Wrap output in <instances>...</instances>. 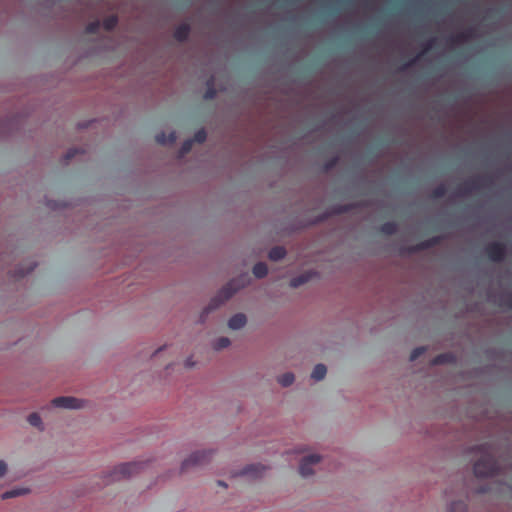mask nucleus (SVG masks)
Returning a JSON list of instances; mask_svg holds the SVG:
<instances>
[{
    "label": "nucleus",
    "instance_id": "1",
    "mask_svg": "<svg viewBox=\"0 0 512 512\" xmlns=\"http://www.w3.org/2000/svg\"><path fill=\"white\" fill-rule=\"evenodd\" d=\"M478 449L481 452V457L476 461L473 467L475 476L486 478L497 475L499 473V466L491 447L488 444H483L480 445Z\"/></svg>",
    "mask_w": 512,
    "mask_h": 512
},
{
    "label": "nucleus",
    "instance_id": "2",
    "mask_svg": "<svg viewBox=\"0 0 512 512\" xmlns=\"http://www.w3.org/2000/svg\"><path fill=\"white\" fill-rule=\"evenodd\" d=\"M240 286L241 285L239 284V280L237 279L229 281L211 300L208 307L204 309L201 315V321H204V317L208 315L212 310L218 308L221 304L230 299L240 288Z\"/></svg>",
    "mask_w": 512,
    "mask_h": 512
},
{
    "label": "nucleus",
    "instance_id": "3",
    "mask_svg": "<svg viewBox=\"0 0 512 512\" xmlns=\"http://www.w3.org/2000/svg\"><path fill=\"white\" fill-rule=\"evenodd\" d=\"M142 468V463L139 462H130L121 464L112 471V473L107 477L105 484H109L115 480H121L126 478L133 473H137Z\"/></svg>",
    "mask_w": 512,
    "mask_h": 512
},
{
    "label": "nucleus",
    "instance_id": "4",
    "mask_svg": "<svg viewBox=\"0 0 512 512\" xmlns=\"http://www.w3.org/2000/svg\"><path fill=\"white\" fill-rule=\"evenodd\" d=\"M211 456V451H197L191 454L187 459H185L182 463L181 470L187 471L192 467H197L205 464L209 461Z\"/></svg>",
    "mask_w": 512,
    "mask_h": 512
},
{
    "label": "nucleus",
    "instance_id": "5",
    "mask_svg": "<svg viewBox=\"0 0 512 512\" xmlns=\"http://www.w3.org/2000/svg\"><path fill=\"white\" fill-rule=\"evenodd\" d=\"M486 256L493 262H502L506 257V245L501 242H491L485 249Z\"/></svg>",
    "mask_w": 512,
    "mask_h": 512
},
{
    "label": "nucleus",
    "instance_id": "6",
    "mask_svg": "<svg viewBox=\"0 0 512 512\" xmlns=\"http://www.w3.org/2000/svg\"><path fill=\"white\" fill-rule=\"evenodd\" d=\"M83 403V400L70 396H61L52 400L53 406L66 409L81 408Z\"/></svg>",
    "mask_w": 512,
    "mask_h": 512
},
{
    "label": "nucleus",
    "instance_id": "7",
    "mask_svg": "<svg viewBox=\"0 0 512 512\" xmlns=\"http://www.w3.org/2000/svg\"><path fill=\"white\" fill-rule=\"evenodd\" d=\"M320 461L319 455H309L302 459L299 465V473L303 477H308L314 473L312 466Z\"/></svg>",
    "mask_w": 512,
    "mask_h": 512
},
{
    "label": "nucleus",
    "instance_id": "8",
    "mask_svg": "<svg viewBox=\"0 0 512 512\" xmlns=\"http://www.w3.org/2000/svg\"><path fill=\"white\" fill-rule=\"evenodd\" d=\"M190 31V25L187 23H183L176 27L173 36L177 41L184 42L188 39Z\"/></svg>",
    "mask_w": 512,
    "mask_h": 512
},
{
    "label": "nucleus",
    "instance_id": "9",
    "mask_svg": "<svg viewBox=\"0 0 512 512\" xmlns=\"http://www.w3.org/2000/svg\"><path fill=\"white\" fill-rule=\"evenodd\" d=\"M440 242V237H432L427 240L421 241L420 243L410 248L411 252L423 251L428 248L434 247Z\"/></svg>",
    "mask_w": 512,
    "mask_h": 512
},
{
    "label": "nucleus",
    "instance_id": "10",
    "mask_svg": "<svg viewBox=\"0 0 512 512\" xmlns=\"http://www.w3.org/2000/svg\"><path fill=\"white\" fill-rule=\"evenodd\" d=\"M482 186H484V182L480 179H474L468 181L464 184V186L460 189L462 195H469L473 191L479 190Z\"/></svg>",
    "mask_w": 512,
    "mask_h": 512
},
{
    "label": "nucleus",
    "instance_id": "11",
    "mask_svg": "<svg viewBox=\"0 0 512 512\" xmlns=\"http://www.w3.org/2000/svg\"><path fill=\"white\" fill-rule=\"evenodd\" d=\"M265 469L266 467L261 464H252L244 468L240 474L243 476L259 477L262 476Z\"/></svg>",
    "mask_w": 512,
    "mask_h": 512
},
{
    "label": "nucleus",
    "instance_id": "12",
    "mask_svg": "<svg viewBox=\"0 0 512 512\" xmlns=\"http://www.w3.org/2000/svg\"><path fill=\"white\" fill-rule=\"evenodd\" d=\"M246 316L242 313L235 314L232 316L228 321V326L231 329H240L245 326L246 324Z\"/></svg>",
    "mask_w": 512,
    "mask_h": 512
},
{
    "label": "nucleus",
    "instance_id": "13",
    "mask_svg": "<svg viewBox=\"0 0 512 512\" xmlns=\"http://www.w3.org/2000/svg\"><path fill=\"white\" fill-rule=\"evenodd\" d=\"M177 139L175 132H170L166 134L165 132H160L155 136V140L157 143L161 145L173 144Z\"/></svg>",
    "mask_w": 512,
    "mask_h": 512
},
{
    "label": "nucleus",
    "instance_id": "14",
    "mask_svg": "<svg viewBox=\"0 0 512 512\" xmlns=\"http://www.w3.org/2000/svg\"><path fill=\"white\" fill-rule=\"evenodd\" d=\"M456 360V357L452 353H441L434 357L432 360L433 365H440V364H451L454 363Z\"/></svg>",
    "mask_w": 512,
    "mask_h": 512
},
{
    "label": "nucleus",
    "instance_id": "15",
    "mask_svg": "<svg viewBox=\"0 0 512 512\" xmlns=\"http://www.w3.org/2000/svg\"><path fill=\"white\" fill-rule=\"evenodd\" d=\"M312 273L311 272H305L299 276H296L291 279L290 286L293 288H297L305 283H307L311 279Z\"/></svg>",
    "mask_w": 512,
    "mask_h": 512
},
{
    "label": "nucleus",
    "instance_id": "16",
    "mask_svg": "<svg viewBox=\"0 0 512 512\" xmlns=\"http://www.w3.org/2000/svg\"><path fill=\"white\" fill-rule=\"evenodd\" d=\"M326 373V366L324 364H317L311 373V378L316 381H320L325 377Z\"/></svg>",
    "mask_w": 512,
    "mask_h": 512
},
{
    "label": "nucleus",
    "instance_id": "17",
    "mask_svg": "<svg viewBox=\"0 0 512 512\" xmlns=\"http://www.w3.org/2000/svg\"><path fill=\"white\" fill-rule=\"evenodd\" d=\"M285 255L286 250L281 246L273 247L268 254L269 258L273 261L281 260L285 257Z\"/></svg>",
    "mask_w": 512,
    "mask_h": 512
},
{
    "label": "nucleus",
    "instance_id": "18",
    "mask_svg": "<svg viewBox=\"0 0 512 512\" xmlns=\"http://www.w3.org/2000/svg\"><path fill=\"white\" fill-rule=\"evenodd\" d=\"M397 230L398 225L395 222H385L379 227V231L385 235H393Z\"/></svg>",
    "mask_w": 512,
    "mask_h": 512
},
{
    "label": "nucleus",
    "instance_id": "19",
    "mask_svg": "<svg viewBox=\"0 0 512 512\" xmlns=\"http://www.w3.org/2000/svg\"><path fill=\"white\" fill-rule=\"evenodd\" d=\"M252 271H253V274L255 275V277L263 278L268 273V267H267V265L265 263L259 262V263L254 265Z\"/></svg>",
    "mask_w": 512,
    "mask_h": 512
},
{
    "label": "nucleus",
    "instance_id": "20",
    "mask_svg": "<svg viewBox=\"0 0 512 512\" xmlns=\"http://www.w3.org/2000/svg\"><path fill=\"white\" fill-rule=\"evenodd\" d=\"M470 38H471V31L468 30V31L461 32V33L451 37L450 42L452 44H460V43H463V42L469 40Z\"/></svg>",
    "mask_w": 512,
    "mask_h": 512
},
{
    "label": "nucleus",
    "instance_id": "21",
    "mask_svg": "<svg viewBox=\"0 0 512 512\" xmlns=\"http://www.w3.org/2000/svg\"><path fill=\"white\" fill-rule=\"evenodd\" d=\"M118 23V17L116 15H110L104 19L102 25L103 28L107 31L113 30Z\"/></svg>",
    "mask_w": 512,
    "mask_h": 512
},
{
    "label": "nucleus",
    "instance_id": "22",
    "mask_svg": "<svg viewBox=\"0 0 512 512\" xmlns=\"http://www.w3.org/2000/svg\"><path fill=\"white\" fill-rule=\"evenodd\" d=\"M27 489H12L2 494V499H9L27 493Z\"/></svg>",
    "mask_w": 512,
    "mask_h": 512
},
{
    "label": "nucleus",
    "instance_id": "23",
    "mask_svg": "<svg viewBox=\"0 0 512 512\" xmlns=\"http://www.w3.org/2000/svg\"><path fill=\"white\" fill-rule=\"evenodd\" d=\"M447 193V187L444 184H440L437 187H435L432 191L431 196L435 199L442 198Z\"/></svg>",
    "mask_w": 512,
    "mask_h": 512
},
{
    "label": "nucleus",
    "instance_id": "24",
    "mask_svg": "<svg viewBox=\"0 0 512 512\" xmlns=\"http://www.w3.org/2000/svg\"><path fill=\"white\" fill-rule=\"evenodd\" d=\"M278 382L283 387H288L294 382V375L292 373H285L279 377Z\"/></svg>",
    "mask_w": 512,
    "mask_h": 512
},
{
    "label": "nucleus",
    "instance_id": "25",
    "mask_svg": "<svg viewBox=\"0 0 512 512\" xmlns=\"http://www.w3.org/2000/svg\"><path fill=\"white\" fill-rule=\"evenodd\" d=\"M467 505L464 501H453L450 505V512H466Z\"/></svg>",
    "mask_w": 512,
    "mask_h": 512
},
{
    "label": "nucleus",
    "instance_id": "26",
    "mask_svg": "<svg viewBox=\"0 0 512 512\" xmlns=\"http://www.w3.org/2000/svg\"><path fill=\"white\" fill-rule=\"evenodd\" d=\"M230 345V340L227 337H220L214 342V349L215 350H221Z\"/></svg>",
    "mask_w": 512,
    "mask_h": 512
},
{
    "label": "nucleus",
    "instance_id": "27",
    "mask_svg": "<svg viewBox=\"0 0 512 512\" xmlns=\"http://www.w3.org/2000/svg\"><path fill=\"white\" fill-rule=\"evenodd\" d=\"M207 86L208 87L205 91L204 98L207 100H211L216 96V89L214 88L213 80H209Z\"/></svg>",
    "mask_w": 512,
    "mask_h": 512
},
{
    "label": "nucleus",
    "instance_id": "28",
    "mask_svg": "<svg viewBox=\"0 0 512 512\" xmlns=\"http://www.w3.org/2000/svg\"><path fill=\"white\" fill-rule=\"evenodd\" d=\"M100 26H101L100 21L95 20V21L88 23V25L85 28V31L87 34H95L99 31Z\"/></svg>",
    "mask_w": 512,
    "mask_h": 512
},
{
    "label": "nucleus",
    "instance_id": "29",
    "mask_svg": "<svg viewBox=\"0 0 512 512\" xmlns=\"http://www.w3.org/2000/svg\"><path fill=\"white\" fill-rule=\"evenodd\" d=\"M28 422H29L30 425L42 429L41 428L42 420H41L40 416L37 413L30 414L28 416Z\"/></svg>",
    "mask_w": 512,
    "mask_h": 512
},
{
    "label": "nucleus",
    "instance_id": "30",
    "mask_svg": "<svg viewBox=\"0 0 512 512\" xmlns=\"http://www.w3.org/2000/svg\"><path fill=\"white\" fill-rule=\"evenodd\" d=\"M206 138H207V134H206L205 130L200 129L194 134V136L191 140H192V143L193 142L203 143V142H205Z\"/></svg>",
    "mask_w": 512,
    "mask_h": 512
},
{
    "label": "nucleus",
    "instance_id": "31",
    "mask_svg": "<svg viewBox=\"0 0 512 512\" xmlns=\"http://www.w3.org/2000/svg\"><path fill=\"white\" fill-rule=\"evenodd\" d=\"M192 140H186L182 144L180 150H179V157H183L186 154H188L192 149Z\"/></svg>",
    "mask_w": 512,
    "mask_h": 512
},
{
    "label": "nucleus",
    "instance_id": "32",
    "mask_svg": "<svg viewBox=\"0 0 512 512\" xmlns=\"http://www.w3.org/2000/svg\"><path fill=\"white\" fill-rule=\"evenodd\" d=\"M426 351V348L425 347H417L415 348L411 354H410V360L411 361H414L416 360L418 357H420L422 354H424Z\"/></svg>",
    "mask_w": 512,
    "mask_h": 512
},
{
    "label": "nucleus",
    "instance_id": "33",
    "mask_svg": "<svg viewBox=\"0 0 512 512\" xmlns=\"http://www.w3.org/2000/svg\"><path fill=\"white\" fill-rule=\"evenodd\" d=\"M502 305L512 310V293L504 296Z\"/></svg>",
    "mask_w": 512,
    "mask_h": 512
},
{
    "label": "nucleus",
    "instance_id": "34",
    "mask_svg": "<svg viewBox=\"0 0 512 512\" xmlns=\"http://www.w3.org/2000/svg\"><path fill=\"white\" fill-rule=\"evenodd\" d=\"M78 153V150L77 149H70L66 155H65V160L66 161H69L70 159H72L76 154Z\"/></svg>",
    "mask_w": 512,
    "mask_h": 512
},
{
    "label": "nucleus",
    "instance_id": "35",
    "mask_svg": "<svg viewBox=\"0 0 512 512\" xmlns=\"http://www.w3.org/2000/svg\"><path fill=\"white\" fill-rule=\"evenodd\" d=\"M7 471V465L4 461L0 460V478L5 475Z\"/></svg>",
    "mask_w": 512,
    "mask_h": 512
},
{
    "label": "nucleus",
    "instance_id": "36",
    "mask_svg": "<svg viewBox=\"0 0 512 512\" xmlns=\"http://www.w3.org/2000/svg\"><path fill=\"white\" fill-rule=\"evenodd\" d=\"M415 62H416V58L409 60L407 63H405V64L401 67V70H403V71H404V70H406V69L410 68L411 66H413V65L415 64Z\"/></svg>",
    "mask_w": 512,
    "mask_h": 512
},
{
    "label": "nucleus",
    "instance_id": "37",
    "mask_svg": "<svg viewBox=\"0 0 512 512\" xmlns=\"http://www.w3.org/2000/svg\"><path fill=\"white\" fill-rule=\"evenodd\" d=\"M336 163H337V158H333L332 160L327 162V164L325 166L326 170L333 168L336 165Z\"/></svg>",
    "mask_w": 512,
    "mask_h": 512
},
{
    "label": "nucleus",
    "instance_id": "38",
    "mask_svg": "<svg viewBox=\"0 0 512 512\" xmlns=\"http://www.w3.org/2000/svg\"><path fill=\"white\" fill-rule=\"evenodd\" d=\"M434 44H435V38L430 39V40L426 43L424 51H428V50H430V49L434 46Z\"/></svg>",
    "mask_w": 512,
    "mask_h": 512
},
{
    "label": "nucleus",
    "instance_id": "39",
    "mask_svg": "<svg viewBox=\"0 0 512 512\" xmlns=\"http://www.w3.org/2000/svg\"><path fill=\"white\" fill-rule=\"evenodd\" d=\"M348 211V206H344V207H341L340 209H338V213H342V212H346Z\"/></svg>",
    "mask_w": 512,
    "mask_h": 512
},
{
    "label": "nucleus",
    "instance_id": "40",
    "mask_svg": "<svg viewBox=\"0 0 512 512\" xmlns=\"http://www.w3.org/2000/svg\"><path fill=\"white\" fill-rule=\"evenodd\" d=\"M217 484H218L219 486H221V487H224V488H226V487H227V484H226L225 482H223V481H217Z\"/></svg>",
    "mask_w": 512,
    "mask_h": 512
},
{
    "label": "nucleus",
    "instance_id": "41",
    "mask_svg": "<svg viewBox=\"0 0 512 512\" xmlns=\"http://www.w3.org/2000/svg\"><path fill=\"white\" fill-rule=\"evenodd\" d=\"M32 269H33V268H30L29 272H30ZM27 273H28V271H27V272L19 271V275H20L21 277H23V276H24L25 274H27Z\"/></svg>",
    "mask_w": 512,
    "mask_h": 512
}]
</instances>
